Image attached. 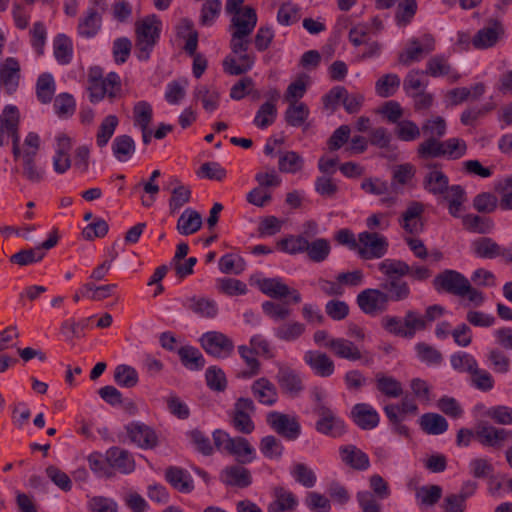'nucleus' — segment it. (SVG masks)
Here are the masks:
<instances>
[{"instance_id": "393cba45", "label": "nucleus", "mask_w": 512, "mask_h": 512, "mask_svg": "<svg viewBox=\"0 0 512 512\" xmlns=\"http://www.w3.org/2000/svg\"><path fill=\"white\" fill-rule=\"evenodd\" d=\"M255 60L256 56L252 52L230 54L223 60V69L229 75H242L252 69Z\"/></svg>"}, {"instance_id": "20e7f679", "label": "nucleus", "mask_w": 512, "mask_h": 512, "mask_svg": "<svg viewBox=\"0 0 512 512\" xmlns=\"http://www.w3.org/2000/svg\"><path fill=\"white\" fill-rule=\"evenodd\" d=\"M255 410L256 407L252 399L246 397L238 398L229 412L230 424L239 433L251 434L255 429V424L251 417Z\"/></svg>"}, {"instance_id": "603ef678", "label": "nucleus", "mask_w": 512, "mask_h": 512, "mask_svg": "<svg viewBox=\"0 0 512 512\" xmlns=\"http://www.w3.org/2000/svg\"><path fill=\"white\" fill-rule=\"evenodd\" d=\"M72 43L64 34H59L54 40V56L58 63L67 65L72 60Z\"/></svg>"}, {"instance_id": "9b49d317", "label": "nucleus", "mask_w": 512, "mask_h": 512, "mask_svg": "<svg viewBox=\"0 0 512 512\" xmlns=\"http://www.w3.org/2000/svg\"><path fill=\"white\" fill-rule=\"evenodd\" d=\"M267 424L280 436L289 441L296 440L301 434V425L296 417H290L278 411H271L266 417Z\"/></svg>"}, {"instance_id": "f03ea898", "label": "nucleus", "mask_w": 512, "mask_h": 512, "mask_svg": "<svg viewBox=\"0 0 512 512\" xmlns=\"http://www.w3.org/2000/svg\"><path fill=\"white\" fill-rule=\"evenodd\" d=\"M87 89L91 103H99L105 97L113 102L120 96L122 90L120 76L115 72H110L104 77L102 68L99 66L91 67L88 72Z\"/></svg>"}, {"instance_id": "a211bd4d", "label": "nucleus", "mask_w": 512, "mask_h": 512, "mask_svg": "<svg viewBox=\"0 0 512 512\" xmlns=\"http://www.w3.org/2000/svg\"><path fill=\"white\" fill-rule=\"evenodd\" d=\"M422 73L434 78L446 76L451 84L458 82L461 78L460 73L452 67L448 58L442 54L432 56L426 62V68Z\"/></svg>"}, {"instance_id": "7ed1b4c3", "label": "nucleus", "mask_w": 512, "mask_h": 512, "mask_svg": "<svg viewBox=\"0 0 512 512\" xmlns=\"http://www.w3.org/2000/svg\"><path fill=\"white\" fill-rule=\"evenodd\" d=\"M161 21L157 16H147L135 23V53L140 61L150 58L155 45L160 38Z\"/></svg>"}, {"instance_id": "0e129e2a", "label": "nucleus", "mask_w": 512, "mask_h": 512, "mask_svg": "<svg viewBox=\"0 0 512 512\" xmlns=\"http://www.w3.org/2000/svg\"><path fill=\"white\" fill-rule=\"evenodd\" d=\"M369 143L380 149H386L388 152H394L396 147H392V136L385 127H377L369 131Z\"/></svg>"}, {"instance_id": "680f3d73", "label": "nucleus", "mask_w": 512, "mask_h": 512, "mask_svg": "<svg viewBox=\"0 0 512 512\" xmlns=\"http://www.w3.org/2000/svg\"><path fill=\"white\" fill-rule=\"evenodd\" d=\"M442 488L439 485H426L417 489L416 499L420 506H434L441 499Z\"/></svg>"}, {"instance_id": "a878e982", "label": "nucleus", "mask_w": 512, "mask_h": 512, "mask_svg": "<svg viewBox=\"0 0 512 512\" xmlns=\"http://www.w3.org/2000/svg\"><path fill=\"white\" fill-rule=\"evenodd\" d=\"M102 27V14L96 7H89L79 18L77 32L82 38L95 37Z\"/></svg>"}, {"instance_id": "5701e85b", "label": "nucleus", "mask_w": 512, "mask_h": 512, "mask_svg": "<svg viewBox=\"0 0 512 512\" xmlns=\"http://www.w3.org/2000/svg\"><path fill=\"white\" fill-rule=\"evenodd\" d=\"M3 135L6 133L12 137V154L14 159L21 156L19 128V112L15 106H7L4 109Z\"/></svg>"}, {"instance_id": "4d7b16f0", "label": "nucleus", "mask_w": 512, "mask_h": 512, "mask_svg": "<svg viewBox=\"0 0 512 512\" xmlns=\"http://www.w3.org/2000/svg\"><path fill=\"white\" fill-rule=\"evenodd\" d=\"M276 116V105L271 101H267L258 109L253 123L258 128L265 129L274 123Z\"/></svg>"}, {"instance_id": "3c124183", "label": "nucleus", "mask_w": 512, "mask_h": 512, "mask_svg": "<svg viewBox=\"0 0 512 512\" xmlns=\"http://www.w3.org/2000/svg\"><path fill=\"white\" fill-rule=\"evenodd\" d=\"M114 381L121 387L133 388L139 381L138 372L130 365L120 364L114 370Z\"/></svg>"}, {"instance_id": "37998d69", "label": "nucleus", "mask_w": 512, "mask_h": 512, "mask_svg": "<svg viewBox=\"0 0 512 512\" xmlns=\"http://www.w3.org/2000/svg\"><path fill=\"white\" fill-rule=\"evenodd\" d=\"M421 429L430 435H440L447 431L448 422L440 414L425 413L419 419Z\"/></svg>"}, {"instance_id": "2eb2a0df", "label": "nucleus", "mask_w": 512, "mask_h": 512, "mask_svg": "<svg viewBox=\"0 0 512 512\" xmlns=\"http://www.w3.org/2000/svg\"><path fill=\"white\" fill-rule=\"evenodd\" d=\"M257 286L263 294L273 299H283L287 296H291V300L295 304L300 303L302 300L300 293L296 289H290L283 283L281 278L278 277L258 280Z\"/></svg>"}, {"instance_id": "052dcab7", "label": "nucleus", "mask_w": 512, "mask_h": 512, "mask_svg": "<svg viewBox=\"0 0 512 512\" xmlns=\"http://www.w3.org/2000/svg\"><path fill=\"white\" fill-rule=\"evenodd\" d=\"M303 167L302 157L295 151H286L280 154L278 168L284 173H296Z\"/></svg>"}, {"instance_id": "5fc2aeb1", "label": "nucleus", "mask_w": 512, "mask_h": 512, "mask_svg": "<svg viewBox=\"0 0 512 512\" xmlns=\"http://www.w3.org/2000/svg\"><path fill=\"white\" fill-rule=\"evenodd\" d=\"M331 251L330 243L327 239L318 238L312 242L308 241L306 253L313 262L320 263L327 259Z\"/></svg>"}, {"instance_id": "09e8293b", "label": "nucleus", "mask_w": 512, "mask_h": 512, "mask_svg": "<svg viewBox=\"0 0 512 512\" xmlns=\"http://www.w3.org/2000/svg\"><path fill=\"white\" fill-rule=\"evenodd\" d=\"M400 78L397 74L388 73L379 78L375 83V92L382 98L393 96L400 87Z\"/></svg>"}, {"instance_id": "f8f14e48", "label": "nucleus", "mask_w": 512, "mask_h": 512, "mask_svg": "<svg viewBox=\"0 0 512 512\" xmlns=\"http://www.w3.org/2000/svg\"><path fill=\"white\" fill-rule=\"evenodd\" d=\"M314 412L319 417L315 425L317 432L334 438L344 434L345 425L343 420L329 407L326 405L314 407Z\"/></svg>"}, {"instance_id": "0eeeda50", "label": "nucleus", "mask_w": 512, "mask_h": 512, "mask_svg": "<svg viewBox=\"0 0 512 512\" xmlns=\"http://www.w3.org/2000/svg\"><path fill=\"white\" fill-rule=\"evenodd\" d=\"M201 348L215 358H227L234 351V343L227 335L219 331H208L199 338Z\"/></svg>"}, {"instance_id": "13d9d810", "label": "nucleus", "mask_w": 512, "mask_h": 512, "mask_svg": "<svg viewBox=\"0 0 512 512\" xmlns=\"http://www.w3.org/2000/svg\"><path fill=\"white\" fill-rule=\"evenodd\" d=\"M118 123L119 120L115 115H108L103 119L96 135V142L99 147L102 148L107 145L113 136Z\"/></svg>"}, {"instance_id": "39448f33", "label": "nucleus", "mask_w": 512, "mask_h": 512, "mask_svg": "<svg viewBox=\"0 0 512 512\" xmlns=\"http://www.w3.org/2000/svg\"><path fill=\"white\" fill-rule=\"evenodd\" d=\"M388 247V240L383 235L368 231L359 233L357 253L361 259H380L386 255Z\"/></svg>"}, {"instance_id": "412c9836", "label": "nucleus", "mask_w": 512, "mask_h": 512, "mask_svg": "<svg viewBox=\"0 0 512 512\" xmlns=\"http://www.w3.org/2000/svg\"><path fill=\"white\" fill-rule=\"evenodd\" d=\"M220 481L230 487L244 489L252 484V475L249 469L242 464L226 466L219 476Z\"/></svg>"}, {"instance_id": "6ab92c4d", "label": "nucleus", "mask_w": 512, "mask_h": 512, "mask_svg": "<svg viewBox=\"0 0 512 512\" xmlns=\"http://www.w3.org/2000/svg\"><path fill=\"white\" fill-rule=\"evenodd\" d=\"M106 461L113 472L130 474L135 470L136 464L133 455L126 449L118 446L106 450Z\"/></svg>"}, {"instance_id": "338daca9", "label": "nucleus", "mask_w": 512, "mask_h": 512, "mask_svg": "<svg viewBox=\"0 0 512 512\" xmlns=\"http://www.w3.org/2000/svg\"><path fill=\"white\" fill-rule=\"evenodd\" d=\"M487 359L490 362V365L494 372L500 373V374H506L509 372L510 359L500 349H498V348L490 349L487 354Z\"/></svg>"}, {"instance_id": "864d4df0", "label": "nucleus", "mask_w": 512, "mask_h": 512, "mask_svg": "<svg viewBox=\"0 0 512 512\" xmlns=\"http://www.w3.org/2000/svg\"><path fill=\"white\" fill-rule=\"evenodd\" d=\"M443 200L448 202L450 215L458 218L462 205L466 201V192L461 185H452L450 193Z\"/></svg>"}, {"instance_id": "4c0bfd02", "label": "nucleus", "mask_w": 512, "mask_h": 512, "mask_svg": "<svg viewBox=\"0 0 512 512\" xmlns=\"http://www.w3.org/2000/svg\"><path fill=\"white\" fill-rule=\"evenodd\" d=\"M181 364L190 371H200L206 361L200 350L193 346H182L177 351Z\"/></svg>"}, {"instance_id": "8fccbe9b", "label": "nucleus", "mask_w": 512, "mask_h": 512, "mask_svg": "<svg viewBox=\"0 0 512 512\" xmlns=\"http://www.w3.org/2000/svg\"><path fill=\"white\" fill-rule=\"evenodd\" d=\"M55 93V81L51 74H41L36 82V95L37 99L42 104H48L51 102Z\"/></svg>"}, {"instance_id": "c85d7f7f", "label": "nucleus", "mask_w": 512, "mask_h": 512, "mask_svg": "<svg viewBox=\"0 0 512 512\" xmlns=\"http://www.w3.org/2000/svg\"><path fill=\"white\" fill-rule=\"evenodd\" d=\"M306 364L320 377H329L334 373L335 365L333 360L320 351H307L304 355Z\"/></svg>"}, {"instance_id": "58836bf2", "label": "nucleus", "mask_w": 512, "mask_h": 512, "mask_svg": "<svg viewBox=\"0 0 512 512\" xmlns=\"http://www.w3.org/2000/svg\"><path fill=\"white\" fill-rule=\"evenodd\" d=\"M202 226V218L199 212L187 208L180 215L176 229L181 235H191L196 233Z\"/></svg>"}, {"instance_id": "6e6d98bb", "label": "nucleus", "mask_w": 512, "mask_h": 512, "mask_svg": "<svg viewBox=\"0 0 512 512\" xmlns=\"http://www.w3.org/2000/svg\"><path fill=\"white\" fill-rule=\"evenodd\" d=\"M259 449L268 459H280L284 452L282 442L273 435H268L260 440Z\"/></svg>"}, {"instance_id": "6e6552de", "label": "nucleus", "mask_w": 512, "mask_h": 512, "mask_svg": "<svg viewBox=\"0 0 512 512\" xmlns=\"http://www.w3.org/2000/svg\"><path fill=\"white\" fill-rule=\"evenodd\" d=\"M435 47V38L431 34H424L420 39L412 38L409 40L408 46L399 53L398 61L404 66H409L432 53Z\"/></svg>"}, {"instance_id": "473e14b6", "label": "nucleus", "mask_w": 512, "mask_h": 512, "mask_svg": "<svg viewBox=\"0 0 512 512\" xmlns=\"http://www.w3.org/2000/svg\"><path fill=\"white\" fill-rule=\"evenodd\" d=\"M193 95L207 113H213L219 108L221 92L214 85H199L194 89Z\"/></svg>"}, {"instance_id": "cd10ccee", "label": "nucleus", "mask_w": 512, "mask_h": 512, "mask_svg": "<svg viewBox=\"0 0 512 512\" xmlns=\"http://www.w3.org/2000/svg\"><path fill=\"white\" fill-rule=\"evenodd\" d=\"M471 249L478 258L495 259L501 257L504 260L505 247L499 245L493 238H477L472 241Z\"/></svg>"}, {"instance_id": "f257e3e1", "label": "nucleus", "mask_w": 512, "mask_h": 512, "mask_svg": "<svg viewBox=\"0 0 512 512\" xmlns=\"http://www.w3.org/2000/svg\"><path fill=\"white\" fill-rule=\"evenodd\" d=\"M378 270L385 276L380 287L389 302H401L411 295V288L403 277L407 276L408 264L399 259L387 258L378 264Z\"/></svg>"}, {"instance_id": "2f4dec72", "label": "nucleus", "mask_w": 512, "mask_h": 512, "mask_svg": "<svg viewBox=\"0 0 512 512\" xmlns=\"http://www.w3.org/2000/svg\"><path fill=\"white\" fill-rule=\"evenodd\" d=\"M72 147L70 137L61 134L57 137V149L53 157V168L58 174L65 173L71 167L69 152Z\"/></svg>"}, {"instance_id": "72a5a7b5", "label": "nucleus", "mask_w": 512, "mask_h": 512, "mask_svg": "<svg viewBox=\"0 0 512 512\" xmlns=\"http://www.w3.org/2000/svg\"><path fill=\"white\" fill-rule=\"evenodd\" d=\"M165 480L181 493H190L194 489L190 474L183 468L177 466H169L166 468Z\"/></svg>"}, {"instance_id": "ea45409f", "label": "nucleus", "mask_w": 512, "mask_h": 512, "mask_svg": "<svg viewBox=\"0 0 512 512\" xmlns=\"http://www.w3.org/2000/svg\"><path fill=\"white\" fill-rule=\"evenodd\" d=\"M462 225L468 232L476 234H489L494 229V222L491 218L477 214L462 216Z\"/></svg>"}, {"instance_id": "bf43d9fd", "label": "nucleus", "mask_w": 512, "mask_h": 512, "mask_svg": "<svg viewBox=\"0 0 512 512\" xmlns=\"http://www.w3.org/2000/svg\"><path fill=\"white\" fill-rule=\"evenodd\" d=\"M443 153V141L434 137H429L417 148V154L422 159L443 157Z\"/></svg>"}, {"instance_id": "e433bc0d", "label": "nucleus", "mask_w": 512, "mask_h": 512, "mask_svg": "<svg viewBox=\"0 0 512 512\" xmlns=\"http://www.w3.org/2000/svg\"><path fill=\"white\" fill-rule=\"evenodd\" d=\"M297 505L298 500L292 492L283 487H276L274 489V499L268 505L267 512H292Z\"/></svg>"}, {"instance_id": "7c9ffc66", "label": "nucleus", "mask_w": 512, "mask_h": 512, "mask_svg": "<svg viewBox=\"0 0 512 512\" xmlns=\"http://www.w3.org/2000/svg\"><path fill=\"white\" fill-rule=\"evenodd\" d=\"M339 453L341 460L352 469L364 471L370 466L368 455L355 445L342 446Z\"/></svg>"}, {"instance_id": "a19ab883", "label": "nucleus", "mask_w": 512, "mask_h": 512, "mask_svg": "<svg viewBox=\"0 0 512 512\" xmlns=\"http://www.w3.org/2000/svg\"><path fill=\"white\" fill-rule=\"evenodd\" d=\"M185 306L203 318H214L218 314L217 303L209 298L191 297L187 299Z\"/></svg>"}, {"instance_id": "9d476101", "label": "nucleus", "mask_w": 512, "mask_h": 512, "mask_svg": "<svg viewBox=\"0 0 512 512\" xmlns=\"http://www.w3.org/2000/svg\"><path fill=\"white\" fill-rule=\"evenodd\" d=\"M356 301L363 313L372 316L385 312L390 303L380 286L361 291Z\"/></svg>"}, {"instance_id": "69168bd1", "label": "nucleus", "mask_w": 512, "mask_h": 512, "mask_svg": "<svg viewBox=\"0 0 512 512\" xmlns=\"http://www.w3.org/2000/svg\"><path fill=\"white\" fill-rule=\"evenodd\" d=\"M395 135L401 141L410 142L420 137V129L417 124L411 120H401L396 124Z\"/></svg>"}, {"instance_id": "a18cd8bd", "label": "nucleus", "mask_w": 512, "mask_h": 512, "mask_svg": "<svg viewBox=\"0 0 512 512\" xmlns=\"http://www.w3.org/2000/svg\"><path fill=\"white\" fill-rule=\"evenodd\" d=\"M176 186L171 191L169 199V212L171 215L176 214L191 199V189L189 186L183 185L178 179H174Z\"/></svg>"}, {"instance_id": "ddd939ff", "label": "nucleus", "mask_w": 512, "mask_h": 512, "mask_svg": "<svg viewBox=\"0 0 512 512\" xmlns=\"http://www.w3.org/2000/svg\"><path fill=\"white\" fill-rule=\"evenodd\" d=\"M125 429L130 441L141 449H154L159 445L155 430L144 423L131 422Z\"/></svg>"}, {"instance_id": "1a4fd4ad", "label": "nucleus", "mask_w": 512, "mask_h": 512, "mask_svg": "<svg viewBox=\"0 0 512 512\" xmlns=\"http://www.w3.org/2000/svg\"><path fill=\"white\" fill-rule=\"evenodd\" d=\"M467 281L468 278L462 273L445 269L434 277L432 284L438 293H448L459 297L467 288L465 286Z\"/></svg>"}, {"instance_id": "c756f323", "label": "nucleus", "mask_w": 512, "mask_h": 512, "mask_svg": "<svg viewBox=\"0 0 512 512\" xmlns=\"http://www.w3.org/2000/svg\"><path fill=\"white\" fill-rule=\"evenodd\" d=\"M257 24L256 10L251 6L243 7V11L233 14L231 29L243 35H251Z\"/></svg>"}, {"instance_id": "aec40b11", "label": "nucleus", "mask_w": 512, "mask_h": 512, "mask_svg": "<svg viewBox=\"0 0 512 512\" xmlns=\"http://www.w3.org/2000/svg\"><path fill=\"white\" fill-rule=\"evenodd\" d=\"M18 165L14 172L19 173L31 184H39L45 178V169L37 163V156L21 154L18 159H14Z\"/></svg>"}, {"instance_id": "f3484780", "label": "nucleus", "mask_w": 512, "mask_h": 512, "mask_svg": "<svg viewBox=\"0 0 512 512\" xmlns=\"http://www.w3.org/2000/svg\"><path fill=\"white\" fill-rule=\"evenodd\" d=\"M505 30L499 20H489L488 26L478 30L472 39V45L476 49H488L497 44L504 36Z\"/></svg>"}, {"instance_id": "de8ad7c7", "label": "nucleus", "mask_w": 512, "mask_h": 512, "mask_svg": "<svg viewBox=\"0 0 512 512\" xmlns=\"http://www.w3.org/2000/svg\"><path fill=\"white\" fill-rule=\"evenodd\" d=\"M135 149V142L129 135H120L113 140V154L121 162L127 161L133 155Z\"/></svg>"}, {"instance_id": "423d86ee", "label": "nucleus", "mask_w": 512, "mask_h": 512, "mask_svg": "<svg viewBox=\"0 0 512 512\" xmlns=\"http://www.w3.org/2000/svg\"><path fill=\"white\" fill-rule=\"evenodd\" d=\"M325 347L341 359L348 361H362L364 365L373 362V356L368 351H362L354 342L346 338H332L325 343Z\"/></svg>"}, {"instance_id": "c9c22d12", "label": "nucleus", "mask_w": 512, "mask_h": 512, "mask_svg": "<svg viewBox=\"0 0 512 512\" xmlns=\"http://www.w3.org/2000/svg\"><path fill=\"white\" fill-rule=\"evenodd\" d=\"M227 453L234 456L239 464L251 463L256 457V451L250 442L241 436L233 437Z\"/></svg>"}, {"instance_id": "79ce46f5", "label": "nucleus", "mask_w": 512, "mask_h": 512, "mask_svg": "<svg viewBox=\"0 0 512 512\" xmlns=\"http://www.w3.org/2000/svg\"><path fill=\"white\" fill-rule=\"evenodd\" d=\"M375 383L377 390L388 398H398L403 394L401 382L382 372L375 375Z\"/></svg>"}, {"instance_id": "4be33fe9", "label": "nucleus", "mask_w": 512, "mask_h": 512, "mask_svg": "<svg viewBox=\"0 0 512 512\" xmlns=\"http://www.w3.org/2000/svg\"><path fill=\"white\" fill-rule=\"evenodd\" d=\"M422 185L428 193L441 199L448 195L451 189L448 176L441 170H437L436 165H433V169L425 174Z\"/></svg>"}, {"instance_id": "b1692460", "label": "nucleus", "mask_w": 512, "mask_h": 512, "mask_svg": "<svg viewBox=\"0 0 512 512\" xmlns=\"http://www.w3.org/2000/svg\"><path fill=\"white\" fill-rule=\"evenodd\" d=\"M20 65L13 58L8 57L3 63H0V89L4 88L7 94L14 93L19 86Z\"/></svg>"}, {"instance_id": "bb28decb", "label": "nucleus", "mask_w": 512, "mask_h": 512, "mask_svg": "<svg viewBox=\"0 0 512 512\" xmlns=\"http://www.w3.org/2000/svg\"><path fill=\"white\" fill-rule=\"evenodd\" d=\"M351 417L355 424L363 430L374 429L380 421L378 412L366 403L354 405L351 410Z\"/></svg>"}, {"instance_id": "f704fd0d", "label": "nucleus", "mask_w": 512, "mask_h": 512, "mask_svg": "<svg viewBox=\"0 0 512 512\" xmlns=\"http://www.w3.org/2000/svg\"><path fill=\"white\" fill-rule=\"evenodd\" d=\"M253 396L263 405L272 406L278 400V393L275 385L267 378L261 377L253 382L251 386Z\"/></svg>"}, {"instance_id": "dca6fc26", "label": "nucleus", "mask_w": 512, "mask_h": 512, "mask_svg": "<svg viewBox=\"0 0 512 512\" xmlns=\"http://www.w3.org/2000/svg\"><path fill=\"white\" fill-rule=\"evenodd\" d=\"M278 372L276 381L284 394L290 397H297L304 389L299 373L291 367L277 363Z\"/></svg>"}, {"instance_id": "4468645a", "label": "nucleus", "mask_w": 512, "mask_h": 512, "mask_svg": "<svg viewBox=\"0 0 512 512\" xmlns=\"http://www.w3.org/2000/svg\"><path fill=\"white\" fill-rule=\"evenodd\" d=\"M475 438L481 445L499 450L508 438L512 439V431L480 424L476 427Z\"/></svg>"}, {"instance_id": "774afa93", "label": "nucleus", "mask_w": 512, "mask_h": 512, "mask_svg": "<svg viewBox=\"0 0 512 512\" xmlns=\"http://www.w3.org/2000/svg\"><path fill=\"white\" fill-rule=\"evenodd\" d=\"M291 475L298 483L306 488L313 487L317 480L314 471L304 463L294 464Z\"/></svg>"}, {"instance_id": "c03bdc74", "label": "nucleus", "mask_w": 512, "mask_h": 512, "mask_svg": "<svg viewBox=\"0 0 512 512\" xmlns=\"http://www.w3.org/2000/svg\"><path fill=\"white\" fill-rule=\"evenodd\" d=\"M305 330L306 327L303 323L288 321L276 327L274 329V335L281 341L294 342L304 334Z\"/></svg>"}, {"instance_id": "e2e57ef3", "label": "nucleus", "mask_w": 512, "mask_h": 512, "mask_svg": "<svg viewBox=\"0 0 512 512\" xmlns=\"http://www.w3.org/2000/svg\"><path fill=\"white\" fill-rule=\"evenodd\" d=\"M207 386L217 392H223L227 388V379L224 371L218 366H210L205 373Z\"/></svg>"}, {"instance_id": "49530a36", "label": "nucleus", "mask_w": 512, "mask_h": 512, "mask_svg": "<svg viewBox=\"0 0 512 512\" xmlns=\"http://www.w3.org/2000/svg\"><path fill=\"white\" fill-rule=\"evenodd\" d=\"M310 114L308 106L303 102H291L285 111L284 118L288 125L300 127Z\"/></svg>"}]
</instances>
